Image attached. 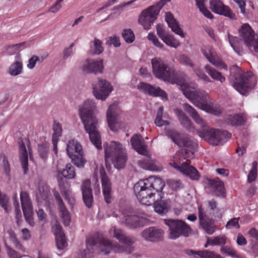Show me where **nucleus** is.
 <instances>
[{
    "mask_svg": "<svg viewBox=\"0 0 258 258\" xmlns=\"http://www.w3.org/2000/svg\"><path fill=\"white\" fill-rule=\"evenodd\" d=\"M110 232H112L113 236L124 245L121 246L117 243L113 244L108 239L96 233L87 238V249L81 251V258H91L95 246L99 247L100 251L105 254L111 251L126 254H130L133 251L132 245L135 241L133 238L126 236L121 229L115 227L111 228Z\"/></svg>",
    "mask_w": 258,
    "mask_h": 258,
    "instance_id": "obj_1",
    "label": "nucleus"
},
{
    "mask_svg": "<svg viewBox=\"0 0 258 258\" xmlns=\"http://www.w3.org/2000/svg\"><path fill=\"white\" fill-rule=\"evenodd\" d=\"M166 135L168 138L179 147H184L181 153H176L173 157V162L169 164L176 169L183 173L189 177H198L199 176L198 170L193 166H190L187 162L183 163L181 165H178L180 163L178 162L183 160H187L193 158L194 151L197 147V144L191 138L182 135L174 130H167L166 131Z\"/></svg>",
    "mask_w": 258,
    "mask_h": 258,
    "instance_id": "obj_2",
    "label": "nucleus"
},
{
    "mask_svg": "<svg viewBox=\"0 0 258 258\" xmlns=\"http://www.w3.org/2000/svg\"><path fill=\"white\" fill-rule=\"evenodd\" d=\"M185 80L180 85V89L184 95L198 108L214 115H219L221 112L220 106L214 104L209 94L204 90H195L197 85L192 83L187 84Z\"/></svg>",
    "mask_w": 258,
    "mask_h": 258,
    "instance_id": "obj_3",
    "label": "nucleus"
},
{
    "mask_svg": "<svg viewBox=\"0 0 258 258\" xmlns=\"http://www.w3.org/2000/svg\"><path fill=\"white\" fill-rule=\"evenodd\" d=\"M95 103L91 100L85 101L79 108V115L86 132L89 134L92 143L98 149H101V140L98 131V120L94 115Z\"/></svg>",
    "mask_w": 258,
    "mask_h": 258,
    "instance_id": "obj_4",
    "label": "nucleus"
},
{
    "mask_svg": "<svg viewBox=\"0 0 258 258\" xmlns=\"http://www.w3.org/2000/svg\"><path fill=\"white\" fill-rule=\"evenodd\" d=\"M229 79L232 82L233 87L242 95L255 89L257 77L251 72L243 73L237 66H233L230 69Z\"/></svg>",
    "mask_w": 258,
    "mask_h": 258,
    "instance_id": "obj_5",
    "label": "nucleus"
},
{
    "mask_svg": "<svg viewBox=\"0 0 258 258\" xmlns=\"http://www.w3.org/2000/svg\"><path fill=\"white\" fill-rule=\"evenodd\" d=\"M106 162L111 161L117 169L123 168L127 160V155L123 146L115 141L103 145Z\"/></svg>",
    "mask_w": 258,
    "mask_h": 258,
    "instance_id": "obj_6",
    "label": "nucleus"
},
{
    "mask_svg": "<svg viewBox=\"0 0 258 258\" xmlns=\"http://www.w3.org/2000/svg\"><path fill=\"white\" fill-rule=\"evenodd\" d=\"M151 64L153 74L156 78L178 86L183 84V80H180L179 76L175 71L169 68L161 58H153Z\"/></svg>",
    "mask_w": 258,
    "mask_h": 258,
    "instance_id": "obj_7",
    "label": "nucleus"
},
{
    "mask_svg": "<svg viewBox=\"0 0 258 258\" xmlns=\"http://www.w3.org/2000/svg\"><path fill=\"white\" fill-rule=\"evenodd\" d=\"M151 185L150 178H142L134 185V194L143 205L150 206L157 200H161L160 195L157 197L154 189L150 187Z\"/></svg>",
    "mask_w": 258,
    "mask_h": 258,
    "instance_id": "obj_8",
    "label": "nucleus"
},
{
    "mask_svg": "<svg viewBox=\"0 0 258 258\" xmlns=\"http://www.w3.org/2000/svg\"><path fill=\"white\" fill-rule=\"evenodd\" d=\"M171 0H161L156 5L151 6L143 11L139 18V23L146 30H149L157 18L162 7Z\"/></svg>",
    "mask_w": 258,
    "mask_h": 258,
    "instance_id": "obj_9",
    "label": "nucleus"
},
{
    "mask_svg": "<svg viewBox=\"0 0 258 258\" xmlns=\"http://www.w3.org/2000/svg\"><path fill=\"white\" fill-rule=\"evenodd\" d=\"M164 223L169 228V238L176 239L180 236L187 237L191 233V229L184 221L179 219H164Z\"/></svg>",
    "mask_w": 258,
    "mask_h": 258,
    "instance_id": "obj_10",
    "label": "nucleus"
},
{
    "mask_svg": "<svg viewBox=\"0 0 258 258\" xmlns=\"http://www.w3.org/2000/svg\"><path fill=\"white\" fill-rule=\"evenodd\" d=\"M200 137L214 146L222 144L224 139L230 138V135L227 131H221L209 127L198 132Z\"/></svg>",
    "mask_w": 258,
    "mask_h": 258,
    "instance_id": "obj_11",
    "label": "nucleus"
},
{
    "mask_svg": "<svg viewBox=\"0 0 258 258\" xmlns=\"http://www.w3.org/2000/svg\"><path fill=\"white\" fill-rule=\"evenodd\" d=\"M239 34L241 39L245 45L251 50L252 48L258 53V38H256L254 32L247 23L243 24L239 29Z\"/></svg>",
    "mask_w": 258,
    "mask_h": 258,
    "instance_id": "obj_12",
    "label": "nucleus"
},
{
    "mask_svg": "<svg viewBox=\"0 0 258 258\" xmlns=\"http://www.w3.org/2000/svg\"><path fill=\"white\" fill-rule=\"evenodd\" d=\"M93 92L98 99L105 100L112 91L110 84L105 80L98 78L92 83Z\"/></svg>",
    "mask_w": 258,
    "mask_h": 258,
    "instance_id": "obj_13",
    "label": "nucleus"
},
{
    "mask_svg": "<svg viewBox=\"0 0 258 258\" xmlns=\"http://www.w3.org/2000/svg\"><path fill=\"white\" fill-rule=\"evenodd\" d=\"M198 217L200 227L208 234H212L217 227L214 221L209 218L201 205L198 206Z\"/></svg>",
    "mask_w": 258,
    "mask_h": 258,
    "instance_id": "obj_14",
    "label": "nucleus"
},
{
    "mask_svg": "<svg viewBox=\"0 0 258 258\" xmlns=\"http://www.w3.org/2000/svg\"><path fill=\"white\" fill-rule=\"evenodd\" d=\"M201 51L208 60L216 68L219 69H227V66L213 47L210 46L204 47L202 48Z\"/></svg>",
    "mask_w": 258,
    "mask_h": 258,
    "instance_id": "obj_15",
    "label": "nucleus"
},
{
    "mask_svg": "<svg viewBox=\"0 0 258 258\" xmlns=\"http://www.w3.org/2000/svg\"><path fill=\"white\" fill-rule=\"evenodd\" d=\"M20 199L22 210L25 220L31 226L34 225L33 219V208L28 194L25 191H22L20 194Z\"/></svg>",
    "mask_w": 258,
    "mask_h": 258,
    "instance_id": "obj_16",
    "label": "nucleus"
},
{
    "mask_svg": "<svg viewBox=\"0 0 258 258\" xmlns=\"http://www.w3.org/2000/svg\"><path fill=\"white\" fill-rule=\"evenodd\" d=\"M120 113V109L117 104H113L109 106L106 117L108 125L112 131H117L119 127L118 116Z\"/></svg>",
    "mask_w": 258,
    "mask_h": 258,
    "instance_id": "obj_17",
    "label": "nucleus"
},
{
    "mask_svg": "<svg viewBox=\"0 0 258 258\" xmlns=\"http://www.w3.org/2000/svg\"><path fill=\"white\" fill-rule=\"evenodd\" d=\"M210 8L215 13L227 17L231 19H235V15L230 8L225 6L221 0H211Z\"/></svg>",
    "mask_w": 258,
    "mask_h": 258,
    "instance_id": "obj_18",
    "label": "nucleus"
},
{
    "mask_svg": "<svg viewBox=\"0 0 258 258\" xmlns=\"http://www.w3.org/2000/svg\"><path fill=\"white\" fill-rule=\"evenodd\" d=\"M207 180V188L217 197H226V189L224 183L220 178H206Z\"/></svg>",
    "mask_w": 258,
    "mask_h": 258,
    "instance_id": "obj_19",
    "label": "nucleus"
},
{
    "mask_svg": "<svg viewBox=\"0 0 258 258\" xmlns=\"http://www.w3.org/2000/svg\"><path fill=\"white\" fill-rule=\"evenodd\" d=\"M164 234L162 229L156 227H150L144 229L142 232L141 235L146 240L158 242L162 240Z\"/></svg>",
    "mask_w": 258,
    "mask_h": 258,
    "instance_id": "obj_20",
    "label": "nucleus"
},
{
    "mask_svg": "<svg viewBox=\"0 0 258 258\" xmlns=\"http://www.w3.org/2000/svg\"><path fill=\"white\" fill-rule=\"evenodd\" d=\"M81 190L85 206L87 208H90L93 205V196L91 187V181L89 179L84 180L81 186Z\"/></svg>",
    "mask_w": 258,
    "mask_h": 258,
    "instance_id": "obj_21",
    "label": "nucleus"
},
{
    "mask_svg": "<svg viewBox=\"0 0 258 258\" xmlns=\"http://www.w3.org/2000/svg\"><path fill=\"white\" fill-rule=\"evenodd\" d=\"M83 71L87 73H101L103 69L102 60L87 59L82 67Z\"/></svg>",
    "mask_w": 258,
    "mask_h": 258,
    "instance_id": "obj_22",
    "label": "nucleus"
},
{
    "mask_svg": "<svg viewBox=\"0 0 258 258\" xmlns=\"http://www.w3.org/2000/svg\"><path fill=\"white\" fill-rule=\"evenodd\" d=\"M182 107L192 117L196 123L201 126L202 131H203L204 128L209 127L205 120L199 114L197 111L193 107L187 103H183Z\"/></svg>",
    "mask_w": 258,
    "mask_h": 258,
    "instance_id": "obj_23",
    "label": "nucleus"
},
{
    "mask_svg": "<svg viewBox=\"0 0 258 258\" xmlns=\"http://www.w3.org/2000/svg\"><path fill=\"white\" fill-rule=\"evenodd\" d=\"M138 88L150 95L160 96L162 99H167L166 94L159 87L155 88L149 84L141 83L138 86Z\"/></svg>",
    "mask_w": 258,
    "mask_h": 258,
    "instance_id": "obj_24",
    "label": "nucleus"
},
{
    "mask_svg": "<svg viewBox=\"0 0 258 258\" xmlns=\"http://www.w3.org/2000/svg\"><path fill=\"white\" fill-rule=\"evenodd\" d=\"M131 143L133 148L140 154L144 156L148 155L147 145L141 136L134 135L131 138Z\"/></svg>",
    "mask_w": 258,
    "mask_h": 258,
    "instance_id": "obj_25",
    "label": "nucleus"
},
{
    "mask_svg": "<svg viewBox=\"0 0 258 258\" xmlns=\"http://www.w3.org/2000/svg\"><path fill=\"white\" fill-rule=\"evenodd\" d=\"M138 165L145 170L161 171L162 169V167L156 160L152 159L150 156H148L144 159L139 160Z\"/></svg>",
    "mask_w": 258,
    "mask_h": 258,
    "instance_id": "obj_26",
    "label": "nucleus"
},
{
    "mask_svg": "<svg viewBox=\"0 0 258 258\" xmlns=\"http://www.w3.org/2000/svg\"><path fill=\"white\" fill-rule=\"evenodd\" d=\"M165 21L168 24L169 27L175 34L179 35L182 38H184L185 34L180 27L177 21L174 19L173 15L170 12L165 13Z\"/></svg>",
    "mask_w": 258,
    "mask_h": 258,
    "instance_id": "obj_27",
    "label": "nucleus"
},
{
    "mask_svg": "<svg viewBox=\"0 0 258 258\" xmlns=\"http://www.w3.org/2000/svg\"><path fill=\"white\" fill-rule=\"evenodd\" d=\"M174 112L176 115L180 124L183 127L189 131L193 132L195 131V127L191 120L181 109L175 108Z\"/></svg>",
    "mask_w": 258,
    "mask_h": 258,
    "instance_id": "obj_28",
    "label": "nucleus"
},
{
    "mask_svg": "<svg viewBox=\"0 0 258 258\" xmlns=\"http://www.w3.org/2000/svg\"><path fill=\"white\" fill-rule=\"evenodd\" d=\"M54 235L57 248L60 250L63 249L67 246V242L62 227L58 224H56L55 225Z\"/></svg>",
    "mask_w": 258,
    "mask_h": 258,
    "instance_id": "obj_29",
    "label": "nucleus"
},
{
    "mask_svg": "<svg viewBox=\"0 0 258 258\" xmlns=\"http://www.w3.org/2000/svg\"><path fill=\"white\" fill-rule=\"evenodd\" d=\"M56 201L58 206V209L60 213V217L63 221L65 226L70 225L71 222V216L70 213L65 207L62 200L59 196L56 197Z\"/></svg>",
    "mask_w": 258,
    "mask_h": 258,
    "instance_id": "obj_30",
    "label": "nucleus"
},
{
    "mask_svg": "<svg viewBox=\"0 0 258 258\" xmlns=\"http://www.w3.org/2000/svg\"><path fill=\"white\" fill-rule=\"evenodd\" d=\"M125 223L127 226L132 228H136L143 226L144 219L137 215H125L123 214Z\"/></svg>",
    "mask_w": 258,
    "mask_h": 258,
    "instance_id": "obj_31",
    "label": "nucleus"
},
{
    "mask_svg": "<svg viewBox=\"0 0 258 258\" xmlns=\"http://www.w3.org/2000/svg\"><path fill=\"white\" fill-rule=\"evenodd\" d=\"M19 144V158L24 173H26L28 171V155L26 148L23 142H20Z\"/></svg>",
    "mask_w": 258,
    "mask_h": 258,
    "instance_id": "obj_32",
    "label": "nucleus"
},
{
    "mask_svg": "<svg viewBox=\"0 0 258 258\" xmlns=\"http://www.w3.org/2000/svg\"><path fill=\"white\" fill-rule=\"evenodd\" d=\"M163 111V107L160 106L158 109L156 117L154 121L155 124L159 127L167 125L170 124V122L168 120L169 116L167 113H164Z\"/></svg>",
    "mask_w": 258,
    "mask_h": 258,
    "instance_id": "obj_33",
    "label": "nucleus"
},
{
    "mask_svg": "<svg viewBox=\"0 0 258 258\" xmlns=\"http://www.w3.org/2000/svg\"><path fill=\"white\" fill-rule=\"evenodd\" d=\"M246 120L247 118L244 113L229 115L226 118L227 123L236 126L243 124L246 121Z\"/></svg>",
    "mask_w": 258,
    "mask_h": 258,
    "instance_id": "obj_34",
    "label": "nucleus"
},
{
    "mask_svg": "<svg viewBox=\"0 0 258 258\" xmlns=\"http://www.w3.org/2000/svg\"><path fill=\"white\" fill-rule=\"evenodd\" d=\"M83 151L81 145L77 140H71L69 141L67 146V152L69 156H73Z\"/></svg>",
    "mask_w": 258,
    "mask_h": 258,
    "instance_id": "obj_35",
    "label": "nucleus"
},
{
    "mask_svg": "<svg viewBox=\"0 0 258 258\" xmlns=\"http://www.w3.org/2000/svg\"><path fill=\"white\" fill-rule=\"evenodd\" d=\"M151 178H150L151 179ZM153 181H150V187L154 189V192L156 195L157 197L159 195L162 199L163 193L162 192L163 188L165 186V182L162 180V178H153Z\"/></svg>",
    "mask_w": 258,
    "mask_h": 258,
    "instance_id": "obj_36",
    "label": "nucleus"
},
{
    "mask_svg": "<svg viewBox=\"0 0 258 258\" xmlns=\"http://www.w3.org/2000/svg\"><path fill=\"white\" fill-rule=\"evenodd\" d=\"M229 42L233 50L240 55L242 53V39L228 33Z\"/></svg>",
    "mask_w": 258,
    "mask_h": 258,
    "instance_id": "obj_37",
    "label": "nucleus"
},
{
    "mask_svg": "<svg viewBox=\"0 0 258 258\" xmlns=\"http://www.w3.org/2000/svg\"><path fill=\"white\" fill-rule=\"evenodd\" d=\"M207 73L214 80H216L223 83L225 81V78L222 75L221 73L218 72L214 68L209 64H207L204 67Z\"/></svg>",
    "mask_w": 258,
    "mask_h": 258,
    "instance_id": "obj_38",
    "label": "nucleus"
},
{
    "mask_svg": "<svg viewBox=\"0 0 258 258\" xmlns=\"http://www.w3.org/2000/svg\"><path fill=\"white\" fill-rule=\"evenodd\" d=\"M102 191L105 202L110 203L111 184L109 178H101Z\"/></svg>",
    "mask_w": 258,
    "mask_h": 258,
    "instance_id": "obj_39",
    "label": "nucleus"
},
{
    "mask_svg": "<svg viewBox=\"0 0 258 258\" xmlns=\"http://www.w3.org/2000/svg\"><path fill=\"white\" fill-rule=\"evenodd\" d=\"M187 254L188 255L197 254L201 258H222L220 255L207 250L201 251L189 250H187Z\"/></svg>",
    "mask_w": 258,
    "mask_h": 258,
    "instance_id": "obj_40",
    "label": "nucleus"
},
{
    "mask_svg": "<svg viewBox=\"0 0 258 258\" xmlns=\"http://www.w3.org/2000/svg\"><path fill=\"white\" fill-rule=\"evenodd\" d=\"M90 53L94 54L99 55L104 51L102 41L97 38L90 42Z\"/></svg>",
    "mask_w": 258,
    "mask_h": 258,
    "instance_id": "obj_41",
    "label": "nucleus"
},
{
    "mask_svg": "<svg viewBox=\"0 0 258 258\" xmlns=\"http://www.w3.org/2000/svg\"><path fill=\"white\" fill-rule=\"evenodd\" d=\"M226 237L225 235L222 236H216L213 238H208L207 243L205 245V247H207L208 245H223L226 242Z\"/></svg>",
    "mask_w": 258,
    "mask_h": 258,
    "instance_id": "obj_42",
    "label": "nucleus"
},
{
    "mask_svg": "<svg viewBox=\"0 0 258 258\" xmlns=\"http://www.w3.org/2000/svg\"><path fill=\"white\" fill-rule=\"evenodd\" d=\"M72 160L74 164L78 167H83L86 162V160L83 157V152L82 151L77 154H74L73 156H69Z\"/></svg>",
    "mask_w": 258,
    "mask_h": 258,
    "instance_id": "obj_43",
    "label": "nucleus"
},
{
    "mask_svg": "<svg viewBox=\"0 0 258 258\" xmlns=\"http://www.w3.org/2000/svg\"><path fill=\"white\" fill-rule=\"evenodd\" d=\"M23 71L22 62L19 61L13 63L11 64L9 69V73L13 76H16L21 74Z\"/></svg>",
    "mask_w": 258,
    "mask_h": 258,
    "instance_id": "obj_44",
    "label": "nucleus"
},
{
    "mask_svg": "<svg viewBox=\"0 0 258 258\" xmlns=\"http://www.w3.org/2000/svg\"><path fill=\"white\" fill-rule=\"evenodd\" d=\"M155 211L159 214L165 213L168 211V205L166 202L162 199L157 200L154 203Z\"/></svg>",
    "mask_w": 258,
    "mask_h": 258,
    "instance_id": "obj_45",
    "label": "nucleus"
},
{
    "mask_svg": "<svg viewBox=\"0 0 258 258\" xmlns=\"http://www.w3.org/2000/svg\"><path fill=\"white\" fill-rule=\"evenodd\" d=\"M162 40L168 46L176 48L180 45L179 42L171 34H168L162 39Z\"/></svg>",
    "mask_w": 258,
    "mask_h": 258,
    "instance_id": "obj_46",
    "label": "nucleus"
},
{
    "mask_svg": "<svg viewBox=\"0 0 258 258\" xmlns=\"http://www.w3.org/2000/svg\"><path fill=\"white\" fill-rule=\"evenodd\" d=\"M0 164L2 166L3 170L7 176H10V165L7 157L4 154L0 156Z\"/></svg>",
    "mask_w": 258,
    "mask_h": 258,
    "instance_id": "obj_47",
    "label": "nucleus"
},
{
    "mask_svg": "<svg viewBox=\"0 0 258 258\" xmlns=\"http://www.w3.org/2000/svg\"><path fill=\"white\" fill-rule=\"evenodd\" d=\"M221 252L222 254H225L227 255L230 256L232 257H239V254L233 248L226 246H222L221 248Z\"/></svg>",
    "mask_w": 258,
    "mask_h": 258,
    "instance_id": "obj_48",
    "label": "nucleus"
},
{
    "mask_svg": "<svg viewBox=\"0 0 258 258\" xmlns=\"http://www.w3.org/2000/svg\"><path fill=\"white\" fill-rule=\"evenodd\" d=\"M63 177H75L76 174L74 167L71 164L66 165V168L60 172Z\"/></svg>",
    "mask_w": 258,
    "mask_h": 258,
    "instance_id": "obj_49",
    "label": "nucleus"
},
{
    "mask_svg": "<svg viewBox=\"0 0 258 258\" xmlns=\"http://www.w3.org/2000/svg\"><path fill=\"white\" fill-rule=\"evenodd\" d=\"M179 61L182 65L190 67L193 70L195 68V64L192 60L188 56L185 54L180 55L179 57Z\"/></svg>",
    "mask_w": 258,
    "mask_h": 258,
    "instance_id": "obj_50",
    "label": "nucleus"
},
{
    "mask_svg": "<svg viewBox=\"0 0 258 258\" xmlns=\"http://www.w3.org/2000/svg\"><path fill=\"white\" fill-rule=\"evenodd\" d=\"M38 150L41 158L44 161L46 160L48 157V146L46 144L39 145Z\"/></svg>",
    "mask_w": 258,
    "mask_h": 258,
    "instance_id": "obj_51",
    "label": "nucleus"
},
{
    "mask_svg": "<svg viewBox=\"0 0 258 258\" xmlns=\"http://www.w3.org/2000/svg\"><path fill=\"white\" fill-rule=\"evenodd\" d=\"M122 36L124 41L127 43H131L135 40L134 34L131 29H124Z\"/></svg>",
    "mask_w": 258,
    "mask_h": 258,
    "instance_id": "obj_52",
    "label": "nucleus"
},
{
    "mask_svg": "<svg viewBox=\"0 0 258 258\" xmlns=\"http://www.w3.org/2000/svg\"><path fill=\"white\" fill-rule=\"evenodd\" d=\"M44 60V57L41 56L39 57L37 55H33L28 61L27 65V68L29 69H33L37 62L41 63Z\"/></svg>",
    "mask_w": 258,
    "mask_h": 258,
    "instance_id": "obj_53",
    "label": "nucleus"
},
{
    "mask_svg": "<svg viewBox=\"0 0 258 258\" xmlns=\"http://www.w3.org/2000/svg\"><path fill=\"white\" fill-rule=\"evenodd\" d=\"M193 70L197 76L202 81L206 83L212 82V81L210 78L200 68H195Z\"/></svg>",
    "mask_w": 258,
    "mask_h": 258,
    "instance_id": "obj_54",
    "label": "nucleus"
},
{
    "mask_svg": "<svg viewBox=\"0 0 258 258\" xmlns=\"http://www.w3.org/2000/svg\"><path fill=\"white\" fill-rule=\"evenodd\" d=\"M169 186L172 189L177 190L182 187L181 183L179 179H174L173 178L169 179L167 181Z\"/></svg>",
    "mask_w": 258,
    "mask_h": 258,
    "instance_id": "obj_55",
    "label": "nucleus"
},
{
    "mask_svg": "<svg viewBox=\"0 0 258 258\" xmlns=\"http://www.w3.org/2000/svg\"><path fill=\"white\" fill-rule=\"evenodd\" d=\"M106 44L108 46L113 45L114 47L119 46L120 45L119 38L115 35L110 36L107 39Z\"/></svg>",
    "mask_w": 258,
    "mask_h": 258,
    "instance_id": "obj_56",
    "label": "nucleus"
},
{
    "mask_svg": "<svg viewBox=\"0 0 258 258\" xmlns=\"http://www.w3.org/2000/svg\"><path fill=\"white\" fill-rule=\"evenodd\" d=\"M148 39L155 46L162 48L164 47V45L162 44L156 36L152 33H150L148 35Z\"/></svg>",
    "mask_w": 258,
    "mask_h": 258,
    "instance_id": "obj_57",
    "label": "nucleus"
},
{
    "mask_svg": "<svg viewBox=\"0 0 258 258\" xmlns=\"http://www.w3.org/2000/svg\"><path fill=\"white\" fill-rule=\"evenodd\" d=\"M10 238L16 249L22 252H24L25 251L24 247L17 238L15 234H12Z\"/></svg>",
    "mask_w": 258,
    "mask_h": 258,
    "instance_id": "obj_58",
    "label": "nucleus"
},
{
    "mask_svg": "<svg viewBox=\"0 0 258 258\" xmlns=\"http://www.w3.org/2000/svg\"><path fill=\"white\" fill-rule=\"evenodd\" d=\"M239 218H233L229 221L226 225L227 229H231L233 228H238L240 226L238 223Z\"/></svg>",
    "mask_w": 258,
    "mask_h": 258,
    "instance_id": "obj_59",
    "label": "nucleus"
},
{
    "mask_svg": "<svg viewBox=\"0 0 258 258\" xmlns=\"http://www.w3.org/2000/svg\"><path fill=\"white\" fill-rule=\"evenodd\" d=\"M74 46V44L73 43L68 47L64 49L63 51V59L64 60L67 59L73 55Z\"/></svg>",
    "mask_w": 258,
    "mask_h": 258,
    "instance_id": "obj_60",
    "label": "nucleus"
},
{
    "mask_svg": "<svg viewBox=\"0 0 258 258\" xmlns=\"http://www.w3.org/2000/svg\"><path fill=\"white\" fill-rule=\"evenodd\" d=\"M5 246L7 253L10 258H21V257L18 254V253L11 248L9 245H8L6 242H5Z\"/></svg>",
    "mask_w": 258,
    "mask_h": 258,
    "instance_id": "obj_61",
    "label": "nucleus"
},
{
    "mask_svg": "<svg viewBox=\"0 0 258 258\" xmlns=\"http://www.w3.org/2000/svg\"><path fill=\"white\" fill-rule=\"evenodd\" d=\"M156 31L158 36L161 39H163L165 35H167L168 34L165 32L163 26L160 24L156 25Z\"/></svg>",
    "mask_w": 258,
    "mask_h": 258,
    "instance_id": "obj_62",
    "label": "nucleus"
},
{
    "mask_svg": "<svg viewBox=\"0 0 258 258\" xmlns=\"http://www.w3.org/2000/svg\"><path fill=\"white\" fill-rule=\"evenodd\" d=\"M236 243L238 245H245L247 243L245 238L240 233H239L237 236Z\"/></svg>",
    "mask_w": 258,
    "mask_h": 258,
    "instance_id": "obj_63",
    "label": "nucleus"
},
{
    "mask_svg": "<svg viewBox=\"0 0 258 258\" xmlns=\"http://www.w3.org/2000/svg\"><path fill=\"white\" fill-rule=\"evenodd\" d=\"M200 11L207 18L212 19L213 18V16L212 13L205 7V6L203 8H199Z\"/></svg>",
    "mask_w": 258,
    "mask_h": 258,
    "instance_id": "obj_64",
    "label": "nucleus"
}]
</instances>
